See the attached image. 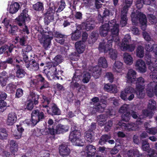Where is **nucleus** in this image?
Listing matches in <instances>:
<instances>
[{"label": "nucleus", "mask_w": 157, "mask_h": 157, "mask_svg": "<svg viewBox=\"0 0 157 157\" xmlns=\"http://www.w3.org/2000/svg\"><path fill=\"white\" fill-rule=\"evenodd\" d=\"M109 30L111 32L112 39L111 40L114 41L115 37H116V40L118 41V25L116 23L115 20H112L109 22L108 24H105L102 25L100 29V34L101 36H105L107 35Z\"/></svg>", "instance_id": "1"}, {"label": "nucleus", "mask_w": 157, "mask_h": 157, "mask_svg": "<svg viewBox=\"0 0 157 157\" xmlns=\"http://www.w3.org/2000/svg\"><path fill=\"white\" fill-rule=\"evenodd\" d=\"M132 20L133 23L135 25L137 24L138 21L141 25V29L144 31L143 32V36L144 38L147 41H151L152 39L149 33L144 31L146 28L147 19L145 15L139 11H136V13L134 12L132 13L131 15Z\"/></svg>", "instance_id": "2"}, {"label": "nucleus", "mask_w": 157, "mask_h": 157, "mask_svg": "<svg viewBox=\"0 0 157 157\" xmlns=\"http://www.w3.org/2000/svg\"><path fill=\"white\" fill-rule=\"evenodd\" d=\"M144 88L143 86L142 88L136 89L135 90L131 86H126L124 91L121 92V97L124 100H132L134 98V95L133 93H136L137 96L139 98H143L145 95V92L144 90Z\"/></svg>", "instance_id": "3"}, {"label": "nucleus", "mask_w": 157, "mask_h": 157, "mask_svg": "<svg viewBox=\"0 0 157 157\" xmlns=\"http://www.w3.org/2000/svg\"><path fill=\"white\" fill-rule=\"evenodd\" d=\"M112 40H109L107 42L103 41L100 43L99 50L101 52H104L105 53H108L109 57L112 59H115L117 56L116 50L112 48Z\"/></svg>", "instance_id": "4"}, {"label": "nucleus", "mask_w": 157, "mask_h": 157, "mask_svg": "<svg viewBox=\"0 0 157 157\" xmlns=\"http://www.w3.org/2000/svg\"><path fill=\"white\" fill-rule=\"evenodd\" d=\"M27 12L26 10H23L20 15L16 18V20L17 21V23L19 26H24L22 29V31L25 33L28 34L29 33V30L27 26L25 25V24L28 23L30 21V19Z\"/></svg>", "instance_id": "5"}, {"label": "nucleus", "mask_w": 157, "mask_h": 157, "mask_svg": "<svg viewBox=\"0 0 157 157\" xmlns=\"http://www.w3.org/2000/svg\"><path fill=\"white\" fill-rule=\"evenodd\" d=\"M68 127L67 126H64L62 124H59L56 126V131L53 128L50 127L41 130L40 131L41 133L45 135H54L55 134H60L67 131Z\"/></svg>", "instance_id": "6"}, {"label": "nucleus", "mask_w": 157, "mask_h": 157, "mask_svg": "<svg viewBox=\"0 0 157 157\" xmlns=\"http://www.w3.org/2000/svg\"><path fill=\"white\" fill-rule=\"evenodd\" d=\"M31 119L25 120L24 123L28 125L34 126L41 119L44 118V113L38 110H36L33 111L31 114Z\"/></svg>", "instance_id": "7"}, {"label": "nucleus", "mask_w": 157, "mask_h": 157, "mask_svg": "<svg viewBox=\"0 0 157 157\" xmlns=\"http://www.w3.org/2000/svg\"><path fill=\"white\" fill-rule=\"evenodd\" d=\"M131 37L129 35L127 34L125 35L124 38L122 40V43L121 44L119 43V38L118 41L116 39V37H115L114 41L115 42L116 44L121 49L124 51L128 50L130 51H132L134 49L135 45L132 44L130 45L128 41L130 40Z\"/></svg>", "instance_id": "8"}, {"label": "nucleus", "mask_w": 157, "mask_h": 157, "mask_svg": "<svg viewBox=\"0 0 157 157\" xmlns=\"http://www.w3.org/2000/svg\"><path fill=\"white\" fill-rule=\"evenodd\" d=\"M52 39V34L51 32L41 33L39 37L40 42L43 44L45 48H47L48 47Z\"/></svg>", "instance_id": "9"}, {"label": "nucleus", "mask_w": 157, "mask_h": 157, "mask_svg": "<svg viewBox=\"0 0 157 157\" xmlns=\"http://www.w3.org/2000/svg\"><path fill=\"white\" fill-rule=\"evenodd\" d=\"M132 2V0H125L126 6L124 7L121 13L120 25L122 27L125 26L127 23V18L126 14L128 10V8L130 6Z\"/></svg>", "instance_id": "10"}, {"label": "nucleus", "mask_w": 157, "mask_h": 157, "mask_svg": "<svg viewBox=\"0 0 157 157\" xmlns=\"http://www.w3.org/2000/svg\"><path fill=\"white\" fill-rule=\"evenodd\" d=\"M44 72L46 74L48 78L50 80L53 79H59V77L56 75V67L48 66L45 67Z\"/></svg>", "instance_id": "11"}, {"label": "nucleus", "mask_w": 157, "mask_h": 157, "mask_svg": "<svg viewBox=\"0 0 157 157\" xmlns=\"http://www.w3.org/2000/svg\"><path fill=\"white\" fill-rule=\"evenodd\" d=\"M142 121L140 120H138L136 122V124L134 123L126 124V123L119 122L118 123V125L121 126L122 128H124L126 130L130 131L131 130H137L138 127L137 126V124H141Z\"/></svg>", "instance_id": "12"}, {"label": "nucleus", "mask_w": 157, "mask_h": 157, "mask_svg": "<svg viewBox=\"0 0 157 157\" xmlns=\"http://www.w3.org/2000/svg\"><path fill=\"white\" fill-rule=\"evenodd\" d=\"M129 105L127 104H124L121 106L119 110L120 113H123L122 115V119L123 121H127L130 119V115L129 113L128 112Z\"/></svg>", "instance_id": "13"}, {"label": "nucleus", "mask_w": 157, "mask_h": 157, "mask_svg": "<svg viewBox=\"0 0 157 157\" xmlns=\"http://www.w3.org/2000/svg\"><path fill=\"white\" fill-rule=\"evenodd\" d=\"M136 70L140 73H144L147 70V67L145 62L141 59L137 60L135 63Z\"/></svg>", "instance_id": "14"}, {"label": "nucleus", "mask_w": 157, "mask_h": 157, "mask_svg": "<svg viewBox=\"0 0 157 157\" xmlns=\"http://www.w3.org/2000/svg\"><path fill=\"white\" fill-rule=\"evenodd\" d=\"M136 72L132 69H129L126 78L127 82L132 83L136 80Z\"/></svg>", "instance_id": "15"}, {"label": "nucleus", "mask_w": 157, "mask_h": 157, "mask_svg": "<svg viewBox=\"0 0 157 157\" xmlns=\"http://www.w3.org/2000/svg\"><path fill=\"white\" fill-rule=\"evenodd\" d=\"M17 115L14 111H12L9 113L6 121L7 125H11L13 124L17 120Z\"/></svg>", "instance_id": "16"}, {"label": "nucleus", "mask_w": 157, "mask_h": 157, "mask_svg": "<svg viewBox=\"0 0 157 157\" xmlns=\"http://www.w3.org/2000/svg\"><path fill=\"white\" fill-rule=\"evenodd\" d=\"M59 152L60 155L62 157H66L70 154V150L67 146L63 144L59 147Z\"/></svg>", "instance_id": "17"}, {"label": "nucleus", "mask_w": 157, "mask_h": 157, "mask_svg": "<svg viewBox=\"0 0 157 157\" xmlns=\"http://www.w3.org/2000/svg\"><path fill=\"white\" fill-rule=\"evenodd\" d=\"M20 7V5L18 3L14 2L8 6V10L10 13L14 14L17 12Z\"/></svg>", "instance_id": "18"}, {"label": "nucleus", "mask_w": 157, "mask_h": 157, "mask_svg": "<svg viewBox=\"0 0 157 157\" xmlns=\"http://www.w3.org/2000/svg\"><path fill=\"white\" fill-rule=\"evenodd\" d=\"M56 8L54 6L50 7L48 10L46 14V18L48 20V22L53 20L54 18L53 15L55 11Z\"/></svg>", "instance_id": "19"}, {"label": "nucleus", "mask_w": 157, "mask_h": 157, "mask_svg": "<svg viewBox=\"0 0 157 157\" xmlns=\"http://www.w3.org/2000/svg\"><path fill=\"white\" fill-rule=\"evenodd\" d=\"M80 135V133L77 130H73L70 135L69 139L72 142H77L79 141V137Z\"/></svg>", "instance_id": "20"}, {"label": "nucleus", "mask_w": 157, "mask_h": 157, "mask_svg": "<svg viewBox=\"0 0 157 157\" xmlns=\"http://www.w3.org/2000/svg\"><path fill=\"white\" fill-rule=\"evenodd\" d=\"M75 47L77 52L79 54H81L84 51L86 45L83 41H80L75 43Z\"/></svg>", "instance_id": "21"}, {"label": "nucleus", "mask_w": 157, "mask_h": 157, "mask_svg": "<svg viewBox=\"0 0 157 157\" xmlns=\"http://www.w3.org/2000/svg\"><path fill=\"white\" fill-rule=\"evenodd\" d=\"M123 63L119 61H115L113 66V71L116 73H120L122 68Z\"/></svg>", "instance_id": "22"}, {"label": "nucleus", "mask_w": 157, "mask_h": 157, "mask_svg": "<svg viewBox=\"0 0 157 157\" xmlns=\"http://www.w3.org/2000/svg\"><path fill=\"white\" fill-rule=\"evenodd\" d=\"M123 59L125 63L127 65H132L133 62V58L131 55L125 53L123 55Z\"/></svg>", "instance_id": "23"}, {"label": "nucleus", "mask_w": 157, "mask_h": 157, "mask_svg": "<svg viewBox=\"0 0 157 157\" xmlns=\"http://www.w3.org/2000/svg\"><path fill=\"white\" fill-rule=\"evenodd\" d=\"M104 89L107 91L113 93H117V87L115 85L109 83L105 85Z\"/></svg>", "instance_id": "24"}, {"label": "nucleus", "mask_w": 157, "mask_h": 157, "mask_svg": "<svg viewBox=\"0 0 157 157\" xmlns=\"http://www.w3.org/2000/svg\"><path fill=\"white\" fill-rule=\"evenodd\" d=\"M38 99L39 95L33 92H31L28 97V101H32L35 105L38 104Z\"/></svg>", "instance_id": "25"}, {"label": "nucleus", "mask_w": 157, "mask_h": 157, "mask_svg": "<svg viewBox=\"0 0 157 157\" xmlns=\"http://www.w3.org/2000/svg\"><path fill=\"white\" fill-rule=\"evenodd\" d=\"M86 152L88 156H94L96 152L95 147L92 145H89L86 147Z\"/></svg>", "instance_id": "26"}, {"label": "nucleus", "mask_w": 157, "mask_h": 157, "mask_svg": "<svg viewBox=\"0 0 157 157\" xmlns=\"http://www.w3.org/2000/svg\"><path fill=\"white\" fill-rule=\"evenodd\" d=\"M145 50L147 52L153 51L155 53V56L157 57V44H153L152 46L149 44L146 45L145 47Z\"/></svg>", "instance_id": "27"}, {"label": "nucleus", "mask_w": 157, "mask_h": 157, "mask_svg": "<svg viewBox=\"0 0 157 157\" xmlns=\"http://www.w3.org/2000/svg\"><path fill=\"white\" fill-rule=\"evenodd\" d=\"M141 149L145 151H146L148 153L147 155H144V157H149V152H150L151 150H154L153 149H150V146L148 143L145 141H143L142 143Z\"/></svg>", "instance_id": "28"}, {"label": "nucleus", "mask_w": 157, "mask_h": 157, "mask_svg": "<svg viewBox=\"0 0 157 157\" xmlns=\"http://www.w3.org/2000/svg\"><path fill=\"white\" fill-rule=\"evenodd\" d=\"M42 98L43 99L41 101V102L42 103L41 106L43 108L46 109L48 113H51L49 112V110L48 109V106L47 105L50 103V99L49 98H47L44 95L42 96Z\"/></svg>", "instance_id": "29"}, {"label": "nucleus", "mask_w": 157, "mask_h": 157, "mask_svg": "<svg viewBox=\"0 0 157 157\" xmlns=\"http://www.w3.org/2000/svg\"><path fill=\"white\" fill-rule=\"evenodd\" d=\"M144 47L141 46H138L136 50V56L139 58H142L144 56Z\"/></svg>", "instance_id": "30"}, {"label": "nucleus", "mask_w": 157, "mask_h": 157, "mask_svg": "<svg viewBox=\"0 0 157 157\" xmlns=\"http://www.w3.org/2000/svg\"><path fill=\"white\" fill-rule=\"evenodd\" d=\"M81 25H79L77 27V30L72 33L71 39L73 40H76L78 39L81 36V32L78 29L81 28Z\"/></svg>", "instance_id": "31"}, {"label": "nucleus", "mask_w": 157, "mask_h": 157, "mask_svg": "<svg viewBox=\"0 0 157 157\" xmlns=\"http://www.w3.org/2000/svg\"><path fill=\"white\" fill-rule=\"evenodd\" d=\"M36 78L38 81L43 82V85L41 86L40 89L43 90L44 89L48 87L49 86V84L48 82L44 81V78H43L41 75H39L36 76Z\"/></svg>", "instance_id": "32"}, {"label": "nucleus", "mask_w": 157, "mask_h": 157, "mask_svg": "<svg viewBox=\"0 0 157 157\" xmlns=\"http://www.w3.org/2000/svg\"><path fill=\"white\" fill-rule=\"evenodd\" d=\"M98 63L99 66L103 68H105L108 66L107 62L104 57H101L99 59Z\"/></svg>", "instance_id": "33"}, {"label": "nucleus", "mask_w": 157, "mask_h": 157, "mask_svg": "<svg viewBox=\"0 0 157 157\" xmlns=\"http://www.w3.org/2000/svg\"><path fill=\"white\" fill-rule=\"evenodd\" d=\"M144 80L142 77H140L137 78L136 82V89H138L139 88H142V86L144 88Z\"/></svg>", "instance_id": "34"}, {"label": "nucleus", "mask_w": 157, "mask_h": 157, "mask_svg": "<svg viewBox=\"0 0 157 157\" xmlns=\"http://www.w3.org/2000/svg\"><path fill=\"white\" fill-rule=\"evenodd\" d=\"M55 36L56 37V40L60 44H63L64 42V40L63 38L64 36L59 33V32H56L54 34Z\"/></svg>", "instance_id": "35"}, {"label": "nucleus", "mask_w": 157, "mask_h": 157, "mask_svg": "<svg viewBox=\"0 0 157 157\" xmlns=\"http://www.w3.org/2000/svg\"><path fill=\"white\" fill-rule=\"evenodd\" d=\"M17 128V131L18 133H13L14 137L16 139H19L21 136L22 132L24 130V129L21 127V125H16Z\"/></svg>", "instance_id": "36"}, {"label": "nucleus", "mask_w": 157, "mask_h": 157, "mask_svg": "<svg viewBox=\"0 0 157 157\" xmlns=\"http://www.w3.org/2000/svg\"><path fill=\"white\" fill-rule=\"evenodd\" d=\"M93 71L92 75L96 78H98L100 75L101 72V69L98 66H96L93 68Z\"/></svg>", "instance_id": "37"}, {"label": "nucleus", "mask_w": 157, "mask_h": 157, "mask_svg": "<svg viewBox=\"0 0 157 157\" xmlns=\"http://www.w3.org/2000/svg\"><path fill=\"white\" fill-rule=\"evenodd\" d=\"M33 8L35 10L38 11H43L44 9L43 4L39 2L33 5Z\"/></svg>", "instance_id": "38"}, {"label": "nucleus", "mask_w": 157, "mask_h": 157, "mask_svg": "<svg viewBox=\"0 0 157 157\" xmlns=\"http://www.w3.org/2000/svg\"><path fill=\"white\" fill-rule=\"evenodd\" d=\"M85 142L91 143L94 140V137L92 133L89 132H87L85 133Z\"/></svg>", "instance_id": "39"}, {"label": "nucleus", "mask_w": 157, "mask_h": 157, "mask_svg": "<svg viewBox=\"0 0 157 157\" xmlns=\"http://www.w3.org/2000/svg\"><path fill=\"white\" fill-rule=\"evenodd\" d=\"M90 78V74L87 71H84L83 73L82 81L84 83H88Z\"/></svg>", "instance_id": "40"}, {"label": "nucleus", "mask_w": 157, "mask_h": 157, "mask_svg": "<svg viewBox=\"0 0 157 157\" xmlns=\"http://www.w3.org/2000/svg\"><path fill=\"white\" fill-rule=\"evenodd\" d=\"M105 106V104L104 103L100 104L97 106H95V107L93 109V113H95V110L98 112H102L104 111V108Z\"/></svg>", "instance_id": "41"}, {"label": "nucleus", "mask_w": 157, "mask_h": 157, "mask_svg": "<svg viewBox=\"0 0 157 157\" xmlns=\"http://www.w3.org/2000/svg\"><path fill=\"white\" fill-rule=\"evenodd\" d=\"M82 75L81 71L80 70H77L75 72L73 78V81H78L80 80L81 76Z\"/></svg>", "instance_id": "42"}, {"label": "nucleus", "mask_w": 157, "mask_h": 157, "mask_svg": "<svg viewBox=\"0 0 157 157\" xmlns=\"http://www.w3.org/2000/svg\"><path fill=\"white\" fill-rule=\"evenodd\" d=\"M19 67L18 65H17V67H18L19 68L17 71L16 75L17 76L18 78H21L25 76L26 73L23 69L19 68Z\"/></svg>", "instance_id": "43"}, {"label": "nucleus", "mask_w": 157, "mask_h": 157, "mask_svg": "<svg viewBox=\"0 0 157 157\" xmlns=\"http://www.w3.org/2000/svg\"><path fill=\"white\" fill-rule=\"evenodd\" d=\"M110 138V136L106 135H103L99 141V144L101 145H103Z\"/></svg>", "instance_id": "44"}, {"label": "nucleus", "mask_w": 157, "mask_h": 157, "mask_svg": "<svg viewBox=\"0 0 157 157\" xmlns=\"http://www.w3.org/2000/svg\"><path fill=\"white\" fill-rule=\"evenodd\" d=\"M12 20L11 19L5 18L2 22L4 24L5 26L7 29H9L12 25Z\"/></svg>", "instance_id": "45"}, {"label": "nucleus", "mask_w": 157, "mask_h": 157, "mask_svg": "<svg viewBox=\"0 0 157 157\" xmlns=\"http://www.w3.org/2000/svg\"><path fill=\"white\" fill-rule=\"evenodd\" d=\"M4 53H7L8 55L9 53H10L12 50L13 47L12 46L9 47L8 46L5 45L2 47Z\"/></svg>", "instance_id": "46"}, {"label": "nucleus", "mask_w": 157, "mask_h": 157, "mask_svg": "<svg viewBox=\"0 0 157 157\" xmlns=\"http://www.w3.org/2000/svg\"><path fill=\"white\" fill-rule=\"evenodd\" d=\"M30 67L32 70L35 71L38 70L39 67L38 63L35 60L32 61Z\"/></svg>", "instance_id": "47"}, {"label": "nucleus", "mask_w": 157, "mask_h": 157, "mask_svg": "<svg viewBox=\"0 0 157 157\" xmlns=\"http://www.w3.org/2000/svg\"><path fill=\"white\" fill-rule=\"evenodd\" d=\"M98 122L99 124L103 125L105 123L106 119L104 115H100L98 117Z\"/></svg>", "instance_id": "48"}, {"label": "nucleus", "mask_w": 157, "mask_h": 157, "mask_svg": "<svg viewBox=\"0 0 157 157\" xmlns=\"http://www.w3.org/2000/svg\"><path fill=\"white\" fill-rule=\"evenodd\" d=\"M139 152L137 150H130L128 151L127 152V154L129 157H132L133 155H136L138 156L137 155L139 154Z\"/></svg>", "instance_id": "49"}, {"label": "nucleus", "mask_w": 157, "mask_h": 157, "mask_svg": "<svg viewBox=\"0 0 157 157\" xmlns=\"http://www.w3.org/2000/svg\"><path fill=\"white\" fill-rule=\"evenodd\" d=\"M52 112L54 115H59L60 114V111L56 105L54 104L52 107Z\"/></svg>", "instance_id": "50"}, {"label": "nucleus", "mask_w": 157, "mask_h": 157, "mask_svg": "<svg viewBox=\"0 0 157 157\" xmlns=\"http://www.w3.org/2000/svg\"><path fill=\"white\" fill-rule=\"evenodd\" d=\"M156 102L152 100H150L148 103V107L151 110L154 109L155 108Z\"/></svg>", "instance_id": "51"}, {"label": "nucleus", "mask_w": 157, "mask_h": 157, "mask_svg": "<svg viewBox=\"0 0 157 157\" xmlns=\"http://www.w3.org/2000/svg\"><path fill=\"white\" fill-rule=\"evenodd\" d=\"M93 22L91 21L90 23L88 22H87L86 24L84 23L82 24V25L85 26L86 29L87 30H89L90 29H92L94 27V25L92 24Z\"/></svg>", "instance_id": "52"}, {"label": "nucleus", "mask_w": 157, "mask_h": 157, "mask_svg": "<svg viewBox=\"0 0 157 157\" xmlns=\"http://www.w3.org/2000/svg\"><path fill=\"white\" fill-rule=\"evenodd\" d=\"M16 85L10 83L6 87V90L8 91L12 92L16 89Z\"/></svg>", "instance_id": "53"}, {"label": "nucleus", "mask_w": 157, "mask_h": 157, "mask_svg": "<svg viewBox=\"0 0 157 157\" xmlns=\"http://www.w3.org/2000/svg\"><path fill=\"white\" fill-rule=\"evenodd\" d=\"M7 136V134L5 130L4 129L0 130V139H6Z\"/></svg>", "instance_id": "54"}, {"label": "nucleus", "mask_w": 157, "mask_h": 157, "mask_svg": "<svg viewBox=\"0 0 157 157\" xmlns=\"http://www.w3.org/2000/svg\"><path fill=\"white\" fill-rule=\"evenodd\" d=\"M7 79L5 75L0 77V82L2 86H4L6 85Z\"/></svg>", "instance_id": "55"}, {"label": "nucleus", "mask_w": 157, "mask_h": 157, "mask_svg": "<svg viewBox=\"0 0 157 157\" xmlns=\"http://www.w3.org/2000/svg\"><path fill=\"white\" fill-rule=\"evenodd\" d=\"M17 27L15 25H11L8 29H9V32L10 33L13 34L17 30Z\"/></svg>", "instance_id": "56"}, {"label": "nucleus", "mask_w": 157, "mask_h": 157, "mask_svg": "<svg viewBox=\"0 0 157 157\" xmlns=\"http://www.w3.org/2000/svg\"><path fill=\"white\" fill-rule=\"evenodd\" d=\"M146 130L148 133L154 135L157 132V130L155 128H146Z\"/></svg>", "instance_id": "57"}, {"label": "nucleus", "mask_w": 157, "mask_h": 157, "mask_svg": "<svg viewBox=\"0 0 157 157\" xmlns=\"http://www.w3.org/2000/svg\"><path fill=\"white\" fill-rule=\"evenodd\" d=\"M7 106L6 103L3 100H0V111L3 112L4 109L3 108Z\"/></svg>", "instance_id": "58"}, {"label": "nucleus", "mask_w": 157, "mask_h": 157, "mask_svg": "<svg viewBox=\"0 0 157 157\" xmlns=\"http://www.w3.org/2000/svg\"><path fill=\"white\" fill-rule=\"evenodd\" d=\"M148 17L149 19V21L152 24H153L156 22V20L155 17L152 14H149L148 15Z\"/></svg>", "instance_id": "59"}, {"label": "nucleus", "mask_w": 157, "mask_h": 157, "mask_svg": "<svg viewBox=\"0 0 157 157\" xmlns=\"http://www.w3.org/2000/svg\"><path fill=\"white\" fill-rule=\"evenodd\" d=\"M10 146L11 150L13 151V148H14V150L15 151H17V146L16 145V144L14 141H11L10 142Z\"/></svg>", "instance_id": "60"}, {"label": "nucleus", "mask_w": 157, "mask_h": 157, "mask_svg": "<svg viewBox=\"0 0 157 157\" xmlns=\"http://www.w3.org/2000/svg\"><path fill=\"white\" fill-rule=\"evenodd\" d=\"M105 77L109 81V82H112L113 81V76L111 73H107L106 74Z\"/></svg>", "instance_id": "61"}, {"label": "nucleus", "mask_w": 157, "mask_h": 157, "mask_svg": "<svg viewBox=\"0 0 157 157\" xmlns=\"http://www.w3.org/2000/svg\"><path fill=\"white\" fill-rule=\"evenodd\" d=\"M113 14L112 13H111L109 10L107 9H105L104 10L102 16V17L103 18L104 17L109 16H112Z\"/></svg>", "instance_id": "62"}, {"label": "nucleus", "mask_w": 157, "mask_h": 157, "mask_svg": "<svg viewBox=\"0 0 157 157\" xmlns=\"http://www.w3.org/2000/svg\"><path fill=\"white\" fill-rule=\"evenodd\" d=\"M23 94V90L22 89H18L17 90L16 96L17 97L19 98L22 96Z\"/></svg>", "instance_id": "63"}, {"label": "nucleus", "mask_w": 157, "mask_h": 157, "mask_svg": "<svg viewBox=\"0 0 157 157\" xmlns=\"http://www.w3.org/2000/svg\"><path fill=\"white\" fill-rule=\"evenodd\" d=\"M50 154L48 151H43L40 152V156L39 157H49Z\"/></svg>", "instance_id": "64"}]
</instances>
